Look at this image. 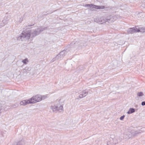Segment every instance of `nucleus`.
Here are the masks:
<instances>
[{
	"label": "nucleus",
	"instance_id": "nucleus-1",
	"mask_svg": "<svg viewBox=\"0 0 145 145\" xmlns=\"http://www.w3.org/2000/svg\"><path fill=\"white\" fill-rule=\"evenodd\" d=\"M39 34L40 32L37 28L35 30H31L27 28L22 31L20 36L18 37L17 40L23 41L30 39V41H31L35 37Z\"/></svg>",
	"mask_w": 145,
	"mask_h": 145
},
{
	"label": "nucleus",
	"instance_id": "nucleus-2",
	"mask_svg": "<svg viewBox=\"0 0 145 145\" xmlns=\"http://www.w3.org/2000/svg\"><path fill=\"white\" fill-rule=\"evenodd\" d=\"M61 99H60L58 101H57L54 102V104L51 105V108L53 112L56 110L59 111L60 110L63 111V105L62 104Z\"/></svg>",
	"mask_w": 145,
	"mask_h": 145
},
{
	"label": "nucleus",
	"instance_id": "nucleus-3",
	"mask_svg": "<svg viewBox=\"0 0 145 145\" xmlns=\"http://www.w3.org/2000/svg\"><path fill=\"white\" fill-rule=\"evenodd\" d=\"M142 131L140 130L138 131H135L134 129H129L127 132H126L125 133V135L128 136V138H130L133 137L137 136L139 134L141 133Z\"/></svg>",
	"mask_w": 145,
	"mask_h": 145
},
{
	"label": "nucleus",
	"instance_id": "nucleus-4",
	"mask_svg": "<svg viewBox=\"0 0 145 145\" xmlns=\"http://www.w3.org/2000/svg\"><path fill=\"white\" fill-rule=\"evenodd\" d=\"M112 18V16H110L109 17H108L107 18H104L103 17H101V18H97L95 19L94 20V21L100 24H102L108 21L111 20Z\"/></svg>",
	"mask_w": 145,
	"mask_h": 145
},
{
	"label": "nucleus",
	"instance_id": "nucleus-5",
	"mask_svg": "<svg viewBox=\"0 0 145 145\" xmlns=\"http://www.w3.org/2000/svg\"><path fill=\"white\" fill-rule=\"evenodd\" d=\"M84 6L85 7H89V9L91 10H93L94 9H103L105 8V6H98L94 5L93 4H86Z\"/></svg>",
	"mask_w": 145,
	"mask_h": 145
},
{
	"label": "nucleus",
	"instance_id": "nucleus-6",
	"mask_svg": "<svg viewBox=\"0 0 145 145\" xmlns=\"http://www.w3.org/2000/svg\"><path fill=\"white\" fill-rule=\"evenodd\" d=\"M42 99V97L40 95H37L29 99L31 102H32V103H33L39 102L41 101Z\"/></svg>",
	"mask_w": 145,
	"mask_h": 145
},
{
	"label": "nucleus",
	"instance_id": "nucleus-7",
	"mask_svg": "<svg viewBox=\"0 0 145 145\" xmlns=\"http://www.w3.org/2000/svg\"><path fill=\"white\" fill-rule=\"evenodd\" d=\"M138 31V28L135 27L129 29L127 31V32L129 33H134L139 32Z\"/></svg>",
	"mask_w": 145,
	"mask_h": 145
},
{
	"label": "nucleus",
	"instance_id": "nucleus-8",
	"mask_svg": "<svg viewBox=\"0 0 145 145\" xmlns=\"http://www.w3.org/2000/svg\"><path fill=\"white\" fill-rule=\"evenodd\" d=\"M79 93V98H82L86 97L88 95V92L86 91V90H84L82 91Z\"/></svg>",
	"mask_w": 145,
	"mask_h": 145
},
{
	"label": "nucleus",
	"instance_id": "nucleus-9",
	"mask_svg": "<svg viewBox=\"0 0 145 145\" xmlns=\"http://www.w3.org/2000/svg\"><path fill=\"white\" fill-rule=\"evenodd\" d=\"M29 103H32V102H31L29 99L27 100H24L21 101L20 102V105L23 106H25L27 104Z\"/></svg>",
	"mask_w": 145,
	"mask_h": 145
},
{
	"label": "nucleus",
	"instance_id": "nucleus-10",
	"mask_svg": "<svg viewBox=\"0 0 145 145\" xmlns=\"http://www.w3.org/2000/svg\"><path fill=\"white\" fill-rule=\"evenodd\" d=\"M9 18L8 17H7L6 19H4L2 21V23H1L0 24V26L1 27H3L8 22V20H9Z\"/></svg>",
	"mask_w": 145,
	"mask_h": 145
},
{
	"label": "nucleus",
	"instance_id": "nucleus-11",
	"mask_svg": "<svg viewBox=\"0 0 145 145\" xmlns=\"http://www.w3.org/2000/svg\"><path fill=\"white\" fill-rule=\"evenodd\" d=\"M24 144V140H22L17 142L14 143V145H23Z\"/></svg>",
	"mask_w": 145,
	"mask_h": 145
},
{
	"label": "nucleus",
	"instance_id": "nucleus-12",
	"mask_svg": "<svg viewBox=\"0 0 145 145\" xmlns=\"http://www.w3.org/2000/svg\"><path fill=\"white\" fill-rule=\"evenodd\" d=\"M47 28V27H39L38 28H37L38 30L40 32V34L44 30H46Z\"/></svg>",
	"mask_w": 145,
	"mask_h": 145
},
{
	"label": "nucleus",
	"instance_id": "nucleus-13",
	"mask_svg": "<svg viewBox=\"0 0 145 145\" xmlns=\"http://www.w3.org/2000/svg\"><path fill=\"white\" fill-rule=\"evenodd\" d=\"M61 58H62V57H61V55L59 54L56 56V57H55L53 59V61H54L58 59H60Z\"/></svg>",
	"mask_w": 145,
	"mask_h": 145
},
{
	"label": "nucleus",
	"instance_id": "nucleus-14",
	"mask_svg": "<svg viewBox=\"0 0 145 145\" xmlns=\"http://www.w3.org/2000/svg\"><path fill=\"white\" fill-rule=\"evenodd\" d=\"M135 112V110L134 108H130L129 111H128L127 113L128 114H132Z\"/></svg>",
	"mask_w": 145,
	"mask_h": 145
},
{
	"label": "nucleus",
	"instance_id": "nucleus-15",
	"mask_svg": "<svg viewBox=\"0 0 145 145\" xmlns=\"http://www.w3.org/2000/svg\"><path fill=\"white\" fill-rule=\"evenodd\" d=\"M61 55V56L63 57H64L66 54V52L65 50H63L60 52L59 53Z\"/></svg>",
	"mask_w": 145,
	"mask_h": 145
},
{
	"label": "nucleus",
	"instance_id": "nucleus-16",
	"mask_svg": "<svg viewBox=\"0 0 145 145\" xmlns=\"http://www.w3.org/2000/svg\"><path fill=\"white\" fill-rule=\"evenodd\" d=\"M23 18L22 17L19 16L17 17V20H16L17 22L19 23H20L23 21Z\"/></svg>",
	"mask_w": 145,
	"mask_h": 145
},
{
	"label": "nucleus",
	"instance_id": "nucleus-17",
	"mask_svg": "<svg viewBox=\"0 0 145 145\" xmlns=\"http://www.w3.org/2000/svg\"><path fill=\"white\" fill-rule=\"evenodd\" d=\"M138 30H139V32L144 33L145 32V27H142L140 28H138Z\"/></svg>",
	"mask_w": 145,
	"mask_h": 145
},
{
	"label": "nucleus",
	"instance_id": "nucleus-18",
	"mask_svg": "<svg viewBox=\"0 0 145 145\" xmlns=\"http://www.w3.org/2000/svg\"><path fill=\"white\" fill-rule=\"evenodd\" d=\"M28 62V61L27 58H26L24 59H23L22 61V62L25 64H27V62Z\"/></svg>",
	"mask_w": 145,
	"mask_h": 145
},
{
	"label": "nucleus",
	"instance_id": "nucleus-19",
	"mask_svg": "<svg viewBox=\"0 0 145 145\" xmlns=\"http://www.w3.org/2000/svg\"><path fill=\"white\" fill-rule=\"evenodd\" d=\"M137 95L139 97L142 96L144 94L142 92H139L137 93Z\"/></svg>",
	"mask_w": 145,
	"mask_h": 145
},
{
	"label": "nucleus",
	"instance_id": "nucleus-20",
	"mask_svg": "<svg viewBox=\"0 0 145 145\" xmlns=\"http://www.w3.org/2000/svg\"><path fill=\"white\" fill-rule=\"evenodd\" d=\"M31 69V68L30 67H26L25 68V70H27V71H30Z\"/></svg>",
	"mask_w": 145,
	"mask_h": 145
},
{
	"label": "nucleus",
	"instance_id": "nucleus-21",
	"mask_svg": "<svg viewBox=\"0 0 145 145\" xmlns=\"http://www.w3.org/2000/svg\"><path fill=\"white\" fill-rule=\"evenodd\" d=\"M125 117V116L124 115H123V116H121L120 118V120H123V119H124Z\"/></svg>",
	"mask_w": 145,
	"mask_h": 145
},
{
	"label": "nucleus",
	"instance_id": "nucleus-22",
	"mask_svg": "<svg viewBox=\"0 0 145 145\" xmlns=\"http://www.w3.org/2000/svg\"><path fill=\"white\" fill-rule=\"evenodd\" d=\"M141 105L142 106L145 105V101L142 102L141 103Z\"/></svg>",
	"mask_w": 145,
	"mask_h": 145
},
{
	"label": "nucleus",
	"instance_id": "nucleus-23",
	"mask_svg": "<svg viewBox=\"0 0 145 145\" xmlns=\"http://www.w3.org/2000/svg\"><path fill=\"white\" fill-rule=\"evenodd\" d=\"M23 71L24 72H25L26 73H27V70H25V68L23 70Z\"/></svg>",
	"mask_w": 145,
	"mask_h": 145
},
{
	"label": "nucleus",
	"instance_id": "nucleus-24",
	"mask_svg": "<svg viewBox=\"0 0 145 145\" xmlns=\"http://www.w3.org/2000/svg\"><path fill=\"white\" fill-rule=\"evenodd\" d=\"M32 25H28V27H30V26H32Z\"/></svg>",
	"mask_w": 145,
	"mask_h": 145
},
{
	"label": "nucleus",
	"instance_id": "nucleus-25",
	"mask_svg": "<svg viewBox=\"0 0 145 145\" xmlns=\"http://www.w3.org/2000/svg\"><path fill=\"white\" fill-rule=\"evenodd\" d=\"M14 106H16L15 107H17V106H16V105H14Z\"/></svg>",
	"mask_w": 145,
	"mask_h": 145
}]
</instances>
